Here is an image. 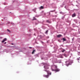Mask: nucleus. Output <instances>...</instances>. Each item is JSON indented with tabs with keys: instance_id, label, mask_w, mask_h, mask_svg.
<instances>
[{
	"instance_id": "obj_1",
	"label": "nucleus",
	"mask_w": 80,
	"mask_h": 80,
	"mask_svg": "<svg viewBox=\"0 0 80 80\" xmlns=\"http://www.w3.org/2000/svg\"><path fill=\"white\" fill-rule=\"evenodd\" d=\"M66 65L68 66L69 65H71V64H72V61H70V60H68V61L66 62Z\"/></svg>"
},
{
	"instance_id": "obj_2",
	"label": "nucleus",
	"mask_w": 80,
	"mask_h": 80,
	"mask_svg": "<svg viewBox=\"0 0 80 80\" xmlns=\"http://www.w3.org/2000/svg\"><path fill=\"white\" fill-rule=\"evenodd\" d=\"M41 14L42 15H45V13L44 12V11H42V12H41Z\"/></svg>"
},
{
	"instance_id": "obj_3",
	"label": "nucleus",
	"mask_w": 80,
	"mask_h": 80,
	"mask_svg": "<svg viewBox=\"0 0 80 80\" xmlns=\"http://www.w3.org/2000/svg\"><path fill=\"white\" fill-rule=\"evenodd\" d=\"M7 40V39L6 38H4L3 40L2 41V43H4Z\"/></svg>"
},
{
	"instance_id": "obj_4",
	"label": "nucleus",
	"mask_w": 80,
	"mask_h": 80,
	"mask_svg": "<svg viewBox=\"0 0 80 80\" xmlns=\"http://www.w3.org/2000/svg\"><path fill=\"white\" fill-rule=\"evenodd\" d=\"M61 37H62V35L61 34H59L57 36V37H58V38H60Z\"/></svg>"
},
{
	"instance_id": "obj_5",
	"label": "nucleus",
	"mask_w": 80,
	"mask_h": 80,
	"mask_svg": "<svg viewBox=\"0 0 80 80\" xmlns=\"http://www.w3.org/2000/svg\"><path fill=\"white\" fill-rule=\"evenodd\" d=\"M44 68H45V69H47V68L48 69V66H44Z\"/></svg>"
},
{
	"instance_id": "obj_6",
	"label": "nucleus",
	"mask_w": 80,
	"mask_h": 80,
	"mask_svg": "<svg viewBox=\"0 0 80 80\" xmlns=\"http://www.w3.org/2000/svg\"><path fill=\"white\" fill-rule=\"evenodd\" d=\"M44 77H46V78H48V77H49V76L48 75H44Z\"/></svg>"
},
{
	"instance_id": "obj_7",
	"label": "nucleus",
	"mask_w": 80,
	"mask_h": 80,
	"mask_svg": "<svg viewBox=\"0 0 80 80\" xmlns=\"http://www.w3.org/2000/svg\"><path fill=\"white\" fill-rule=\"evenodd\" d=\"M55 71H56V72H59V71H60V70L58 68H56L55 69Z\"/></svg>"
},
{
	"instance_id": "obj_8",
	"label": "nucleus",
	"mask_w": 80,
	"mask_h": 80,
	"mask_svg": "<svg viewBox=\"0 0 80 80\" xmlns=\"http://www.w3.org/2000/svg\"><path fill=\"white\" fill-rule=\"evenodd\" d=\"M72 17H75L76 16V14L75 13H74L72 15Z\"/></svg>"
},
{
	"instance_id": "obj_9",
	"label": "nucleus",
	"mask_w": 80,
	"mask_h": 80,
	"mask_svg": "<svg viewBox=\"0 0 80 80\" xmlns=\"http://www.w3.org/2000/svg\"><path fill=\"white\" fill-rule=\"evenodd\" d=\"M36 51L35 50H33V51L32 52V54H34V53H35V52Z\"/></svg>"
},
{
	"instance_id": "obj_10",
	"label": "nucleus",
	"mask_w": 80,
	"mask_h": 80,
	"mask_svg": "<svg viewBox=\"0 0 80 80\" xmlns=\"http://www.w3.org/2000/svg\"><path fill=\"white\" fill-rule=\"evenodd\" d=\"M37 19L35 18V17H34L33 18V19H32V20H36Z\"/></svg>"
},
{
	"instance_id": "obj_11",
	"label": "nucleus",
	"mask_w": 80,
	"mask_h": 80,
	"mask_svg": "<svg viewBox=\"0 0 80 80\" xmlns=\"http://www.w3.org/2000/svg\"><path fill=\"white\" fill-rule=\"evenodd\" d=\"M44 8V7L43 6H41L40 7V9H43Z\"/></svg>"
},
{
	"instance_id": "obj_12",
	"label": "nucleus",
	"mask_w": 80,
	"mask_h": 80,
	"mask_svg": "<svg viewBox=\"0 0 80 80\" xmlns=\"http://www.w3.org/2000/svg\"><path fill=\"white\" fill-rule=\"evenodd\" d=\"M62 40H63V42H64V41H66V40H67V39L66 38H62Z\"/></svg>"
},
{
	"instance_id": "obj_13",
	"label": "nucleus",
	"mask_w": 80,
	"mask_h": 80,
	"mask_svg": "<svg viewBox=\"0 0 80 80\" xmlns=\"http://www.w3.org/2000/svg\"><path fill=\"white\" fill-rule=\"evenodd\" d=\"M46 22H47L48 23H50V22L49 20H47L46 21Z\"/></svg>"
},
{
	"instance_id": "obj_14",
	"label": "nucleus",
	"mask_w": 80,
	"mask_h": 80,
	"mask_svg": "<svg viewBox=\"0 0 80 80\" xmlns=\"http://www.w3.org/2000/svg\"><path fill=\"white\" fill-rule=\"evenodd\" d=\"M33 11L34 12H35V11H36V9H33Z\"/></svg>"
},
{
	"instance_id": "obj_15",
	"label": "nucleus",
	"mask_w": 80,
	"mask_h": 80,
	"mask_svg": "<svg viewBox=\"0 0 80 80\" xmlns=\"http://www.w3.org/2000/svg\"><path fill=\"white\" fill-rule=\"evenodd\" d=\"M48 30H47L46 32H45V33H48Z\"/></svg>"
},
{
	"instance_id": "obj_16",
	"label": "nucleus",
	"mask_w": 80,
	"mask_h": 80,
	"mask_svg": "<svg viewBox=\"0 0 80 80\" xmlns=\"http://www.w3.org/2000/svg\"><path fill=\"white\" fill-rule=\"evenodd\" d=\"M63 55H64V57H67V55H66V54H64Z\"/></svg>"
},
{
	"instance_id": "obj_17",
	"label": "nucleus",
	"mask_w": 80,
	"mask_h": 80,
	"mask_svg": "<svg viewBox=\"0 0 80 80\" xmlns=\"http://www.w3.org/2000/svg\"><path fill=\"white\" fill-rule=\"evenodd\" d=\"M52 71H55V69H52Z\"/></svg>"
},
{
	"instance_id": "obj_18",
	"label": "nucleus",
	"mask_w": 80,
	"mask_h": 80,
	"mask_svg": "<svg viewBox=\"0 0 80 80\" xmlns=\"http://www.w3.org/2000/svg\"><path fill=\"white\" fill-rule=\"evenodd\" d=\"M7 31H8V32H10V30H9V29H8L7 30Z\"/></svg>"
},
{
	"instance_id": "obj_19",
	"label": "nucleus",
	"mask_w": 80,
	"mask_h": 80,
	"mask_svg": "<svg viewBox=\"0 0 80 80\" xmlns=\"http://www.w3.org/2000/svg\"><path fill=\"white\" fill-rule=\"evenodd\" d=\"M65 50H63L62 51V52H65Z\"/></svg>"
},
{
	"instance_id": "obj_20",
	"label": "nucleus",
	"mask_w": 80,
	"mask_h": 80,
	"mask_svg": "<svg viewBox=\"0 0 80 80\" xmlns=\"http://www.w3.org/2000/svg\"><path fill=\"white\" fill-rule=\"evenodd\" d=\"M55 66L56 68H57V66L55 65Z\"/></svg>"
},
{
	"instance_id": "obj_21",
	"label": "nucleus",
	"mask_w": 80,
	"mask_h": 80,
	"mask_svg": "<svg viewBox=\"0 0 80 80\" xmlns=\"http://www.w3.org/2000/svg\"><path fill=\"white\" fill-rule=\"evenodd\" d=\"M55 11V10H54V11H51V12H54Z\"/></svg>"
},
{
	"instance_id": "obj_22",
	"label": "nucleus",
	"mask_w": 80,
	"mask_h": 80,
	"mask_svg": "<svg viewBox=\"0 0 80 80\" xmlns=\"http://www.w3.org/2000/svg\"><path fill=\"white\" fill-rule=\"evenodd\" d=\"M29 48L31 49V48H32L31 47H29Z\"/></svg>"
},
{
	"instance_id": "obj_23",
	"label": "nucleus",
	"mask_w": 80,
	"mask_h": 80,
	"mask_svg": "<svg viewBox=\"0 0 80 80\" xmlns=\"http://www.w3.org/2000/svg\"><path fill=\"white\" fill-rule=\"evenodd\" d=\"M6 43H7V42H4V44H6Z\"/></svg>"
},
{
	"instance_id": "obj_24",
	"label": "nucleus",
	"mask_w": 80,
	"mask_h": 80,
	"mask_svg": "<svg viewBox=\"0 0 80 80\" xmlns=\"http://www.w3.org/2000/svg\"><path fill=\"white\" fill-rule=\"evenodd\" d=\"M60 58H62L63 57H62V56H61Z\"/></svg>"
},
{
	"instance_id": "obj_25",
	"label": "nucleus",
	"mask_w": 80,
	"mask_h": 80,
	"mask_svg": "<svg viewBox=\"0 0 80 80\" xmlns=\"http://www.w3.org/2000/svg\"><path fill=\"white\" fill-rule=\"evenodd\" d=\"M77 60H79V58H77Z\"/></svg>"
},
{
	"instance_id": "obj_26",
	"label": "nucleus",
	"mask_w": 80,
	"mask_h": 80,
	"mask_svg": "<svg viewBox=\"0 0 80 80\" xmlns=\"http://www.w3.org/2000/svg\"><path fill=\"white\" fill-rule=\"evenodd\" d=\"M11 44V45H13V43H12Z\"/></svg>"
},
{
	"instance_id": "obj_27",
	"label": "nucleus",
	"mask_w": 80,
	"mask_h": 80,
	"mask_svg": "<svg viewBox=\"0 0 80 80\" xmlns=\"http://www.w3.org/2000/svg\"><path fill=\"white\" fill-rule=\"evenodd\" d=\"M51 72H50V75H51Z\"/></svg>"
},
{
	"instance_id": "obj_28",
	"label": "nucleus",
	"mask_w": 80,
	"mask_h": 80,
	"mask_svg": "<svg viewBox=\"0 0 80 80\" xmlns=\"http://www.w3.org/2000/svg\"><path fill=\"white\" fill-rule=\"evenodd\" d=\"M60 13H62V12H60Z\"/></svg>"
},
{
	"instance_id": "obj_29",
	"label": "nucleus",
	"mask_w": 80,
	"mask_h": 80,
	"mask_svg": "<svg viewBox=\"0 0 80 80\" xmlns=\"http://www.w3.org/2000/svg\"><path fill=\"white\" fill-rule=\"evenodd\" d=\"M42 60H43V58H42Z\"/></svg>"
},
{
	"instance_id": "obj_30",
	"label": "nucleus",
	"mask_w": 80,
	"mask_h": 80,
	"mask_svg": "<svg viewBox=\"0 0 80 80\" xmlns=\"http://www.w3.org/2000/svg\"><path fill=\"white\" fill-rule=\"evenodd\" d=\"M46 72H47V71H45Z\"/></svg>"
}]
</instances>
